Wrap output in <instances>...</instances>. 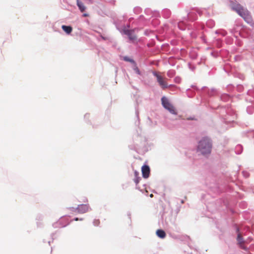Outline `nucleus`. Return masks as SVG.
Wrapping results in <instances>:
<instances>
[{
  "label": "nucleus",
  "instance_id": "obj_5",
  "mask_svg": "<svg viewBox=\"0 0 254 254\" xmlns=\"http://www.w3.org/2000/svg\"><path fill=\"white\" fill-rule=\"evenodd\" d=\"M237 240V241H238V244H239L240 247L242 249L246 250V247L244 246V244L245 243H247L250 242V241H251L252 239L249 238L248 240H247L246 241H244L243 240V238H242L241 235L239 233V234H238Z\"/></svg>",
  "mask_w": 254,
  "mask_h": 254
},
{
  "label": "nucleus",
  "instance_id": "obj_15",
  "mask_svg": "<svg viewBox=\"0 0 254 254\" xmlns=\"http://www.w3.org/2000/svg\"><path fill=\"white\" fill-rule=\"evenodd\" d=\"M83 16H84V17H86V16H88V14H83Z\"/></svg>",
  "mask_w": 254,
  "mask_h": 254
},
{
  "label": "nucleus",
  "instance_id": "obj_13",
  "mask_svg": "<svg viewBox=\"0 0 254 254\" xmlns=\"http://www.w3.org/2000/svg\"><path fill=\"white\" fill-rule=\"evenodd\" d=\"M94 225L95 226H98L100 224V221L98 219H95L93 221Z\"/></svg>",
  "mask_w": 254,
  "mask_h": 254
},
{
  "label": "nucleus",
  "instance_id": "obj_12",
  "mask_svg": "<svg viewBox=\"0 0 254 254\" xmlns=\"http://www.w3.org/2000/svg\"><path fill=\"white\" fill-rule=\"evenodd\" d=\"M138 173L137 171H135L134 172V176L135 178L134 179V182L136 184V185H137L138 183L139 182V181L140 180V178L138 176Z\"/></svg>",
  "mask_w": 254,
  "mask_h": 254
},
{
  "label": "nucleus",
  "instance_id": "obj_1",
  "mask_svg": "<svg viewBox=\"0 0 254 254\" xmlns=\"http://www.w3.org/2000/svg\"><path fill=\"white\" fill-rule=\"evenodd\" d=\"M232 8L241 16L248 23H251L252 18L249 11L241 4L233 1L231 2Z\"/></svg>",
  "mask_w": 254,
  "mask_h": 254
},
{
  "label": "nucleus",
  "instance_id": "obj_7",
  "mask_svg": "<svg viewBox=\"0 0 254 254\" xmlns=\"http://www.w3.org/2000/svg\"><path fill=\"white\" fill-rule=\"evenodd\" d=\"M89 206L88 204H80L78 205L76 210L79 213H84L88 211Z\"/></svg>",
  "mask_w": 254,
  "mask_h": 254
},
{
  "label": "nucleus",
  "instance_id": "obj_3",
  "mask_svg": "<svg viewBox=\"0 0 254 254\" xmlns=\"http://www.w3.org/2000/svg\"><path fill=\"white\" fill-rule=\"evenodd\" d=\"M161 101L163 107L166 109L168 110L172 114H177V112L175 107L169 102L167 98L165 97H162Z\"/></svg>",
  "mask_w": 254,
  "mask_h": 254
},
{
  "label": "nucleus",
  "instance_id": "obj_8",
  "mask_svg": "<svg viewBox=\"0 0 254 254\" xmlns=\"http://www.w3.org/2000/svg\"><path fill=\"white\" fill-rule=\"evenodd\" d=\"M142 176L144 178L147 179L150 175V168L147 165H143L141 168Z\"/></svg>",
  "mask_w": 254,
  "mask_h": 254
},
{
  "label": "nucleus",
  "instance_id": "obj_10",
  "mask_svg": "<svg viewBox=\"0 0 254 254\" xmlns=\"http://www.w3.org/2000/svg\"><path fill=\"white\" fill-rule=\"evenodd\" d=\"M156 235L158 237L162 239L164 238L166 236L165 231L161 229H158L157 230Z\"/></svg>",
  "mask_w": 254,
  "mask_h": 254
},
{
  "label": "nucleus",
  "instance_id": "obj_6",
  "mask_svg": "<svg viewBox=\"0 0 254 254\" xmlns=\"http://www.w3.org/2000/svg\"><path fill=\"white\" fill-rule=\"evenodd\" d=\"M134 31V30H125L124 32L126 35L128 36L130 40L133 41L137 39Z\"/></svg>",
  "mask_w": 254,
  "mask_h": 254
},
{
  "label": "nucleus",
  "instance_id": "obj_4",
  "mask_svg": "<svg viewBox=\"0 0 254 254\" xmlns=\"http://www.w3.org/2000/svg\"><path fill=\"white\" fill-rule=\"evenodd\" d=\"M153 75L156 77L157 81L162 89H165L168 88L169 86L165 78L156 72H153Z\"/></svg>",
  "mask_w": 254,
  "mask_h": 254
},
{
  "label": "nucleus",
  "instance_id": "obj_16",
  "mask_svg": "<svg viewBox=\"0 0 254 254\" xmlns=\"http://www.w3.org/2000/svg\"><path fill=\"white\" fill-rule=\"evenodd\" d=\"M150 197H152L153 196V194H151L150 195Z\"/></svg>",
  "mask_w": 254,
  "mask_h": 254
},
{
  "label": "nucleus",
  "instance_id": "obj_14",
  "mask_svg": "<svg viewBox=\"0 0 254 254\" xmlns=\"http://www.w3.org/2000/svg\"><path fill=\"white\" fill-rule=\"evenodd\" d=\"M74 220L75 221H78V220H79V219L78 218H75ZM80 220H82V219H80Z\"/></svg>",
  "mask_w": 254,
  "mask_h": 254
},
{
  "label": "nucleus",
  "instance_id": "obj_2",
  "mask_svg": "<svg viewBox=\"0 0 254 254\" xmlns=\"http://www.w3.org/2000/svg\"><path fill=\"white\" fill-rule=\"evenodd\" d=\"M212 148V143L207 137H204L201 139L197 146V150L203 155L210 153Z\"/></svg>",
  "mask_w": 254,
  "mask_h": 254
},
{
  "label": "nucleus",
  "instance_id": "obj_9",
  "mask_svg": "<svg viewBox=\"0 0 254 254\" xmlns=\"http://www.w3.org/2000/svg\"><path fill=\"white\" fill-rule=\"evenodd\" d=\"M62 29L67 34H70L72 31V27L70 26L63 25L62 26Z\"/></svg>",
  "mask_w": 254,
  "mask_h": 254
},
{
  "label": "nucleus",
  "instance_id": "obj_11",
  "mask_svg": "<svg viewBox=\"0 0 254 254\" xmlns=\"http://www.w3.org/2000/svg\"><path fill=\"white\" fill-rule=\"evenodd\" d=\"M76 2L77 5L81 12H82L84 11L86 9V7L84 5V4L82 2L80 1L79 0H76Z\"/></svg>",
  "mask_w": 254,
  "mask_h": 254
}]
</instances>
